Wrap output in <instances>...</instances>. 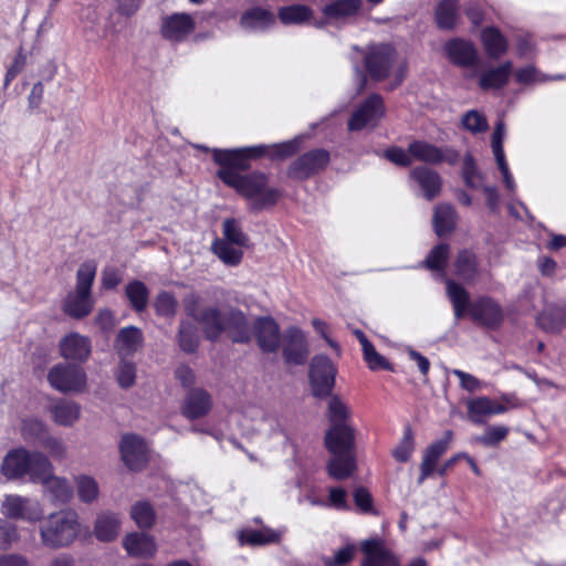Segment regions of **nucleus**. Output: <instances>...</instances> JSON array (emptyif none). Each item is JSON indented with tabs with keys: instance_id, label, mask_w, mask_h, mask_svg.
Returning <instances> with one entry per match:
<instances>
[{
	"instance_id": "14",
	"label": "nucleus",
	"mask_w": 566,
	"mask_h": 566,
	"mask_svg": "<svg viewBox=\"0 0 566 566\" xmlns=\"http://www.w3.org/2000/svg\"><path fill=\"white\" fill-rule=\"evenodd\" d=\"M384 115V98L380 94L373 93L350 115L347 128L350 132H359L373 122L380 119Z\"/></svg>"
},
{
	"instance_id": "49",
	"label": "nucleus",
	"mask_w": 566,
	"mask_h": 566,
	"mask_svg": "<svg viewBox=\"0 0 566 566\" xmlns=\"http://www.w3.org/2000/svg\"><path fill=\"white\" fill-rule=\"evenodd\" d=\"M78 499L84 503H93L99 494L98 484L92 476L80 475L75 479Z\"/></svg>"
},
{
	"instance_id": "10",
	"label": "nucleus",
	"mask_w": 566,
	"mask_h": 566,
	"mask_svg": "<svg viewBox=\"0 0 566 566\" xmlns=\"http://www.w3.org/2000/svg\"><path fill=\"white\" fill-rule=\"evenodd\" d=\"M396 57L397 52L390 44L370 45L364 55V65L368 76L375 82L387 80Z\"/></svg>"
},
{
	"instance_id": "40",
	"label": "nucleus",
	"mask_w": 566,
	"mask_h": 566,
	"mask_svg": "<svg viewBox=\"0 0 566 566\" xmlns=\"http://www.w3.org/2000/svg\"><path fill=\"white\" fill-rule=\"evenodd\" d=\"M327 473L335 480H346L356 470V460L353 453L334 455L327 463Z\"/></svg>"
},
{
	"instance_id": "54",
	"label": "nucleus",
	"mask_w": 566,
	"mask_h": 566,
	"mask_svg": "<svg viewBox=\"0 0 566 566\" xmlns=\"http://www.w3.org/2000/svg\"><path fill=\"white\" fill-rule=\"evenodd\" d=\"M349 417V412L345 403L339 399V397L334 396L331 398L328 403V420L331 426L335 424H347V419Z\"/></svg>"
},
{
	"instance_id": "24",
	"label": "nucleus",
	"mask_w": 566,
	"mask_h": 566,
	"mask_svg": "<svg viewBox=\"0 0 566 566\" xmlns=\"http://www.w3.org/2000/svg\"><path fill=\"white\" fill-rule=\"evenodd\" d=\"M364 559L360 566H399V559L379 539H367L361 544Z\"/></svg>"
},
{
	"instance_id": "38",
	"label": "nucleus",
	"mask_w": 566,
	"mask_h": 566,
	"mask_svg": "<svg viewBox=\"0 0 566 566\" xmlns=\"http://www.w3.org/2000/svg\"><path fill=\"white\" fill-rule=\"evenodd\" d=\"M125 296L135 312L142 313L147 308L149 290L143 281L133 280L128 282L125 286Z\"/></svg>"
},
{
	"instance_id": "43",
	"label": "nucleus",
	"mask_w": 566,
	"mask_h": 566,
	"mask_svg": "<svg viewBox=\"0 0 566 566\" xmlns=\"http://www.w3.org/2000/svg\"><path fill=\"white\" fill-rule=\"evenodd\" d=\"M177 340L182 352L186 354H195L200 345L196 326L190 322L181 321L177 333Z\"/></svg>"
},
{
	"instance_id": "31",
	"label": "nucleus",
	"mask_w": 566,
	"mask_h": 566,
	"mask_svg": "<svg viewBox=\"0 0 566 566\" xmlns=\"http://www.w3.org/2000/svg\"><path fill=\"white\" fill-rule=\"evenodd\" d=\"M455 274L464 282L472 283L479 275V258L471 249H462L454 259Z\"/></svg>"
},
{
	"instance_id": "26",
	"label": "nucleus",
	"mask_w": 566,
	"mask_h": 566,
	"mask_svg": "<svg viewBox=\"0 0 566 566\" xmlns=\"http://www.w3.org/2000/svg\"><path fill=\"white\" fill-rule=\"evenodd\" d=\"M144 335L140 328L136 326H126L119 329L116 335L114 347L120 358L134 356L142 348Z\"/></svg>"
},
{
	"instance_id": "62",
	"label": "nucleus",
	"mask_w": 566,
	"mask_h": 566,
	"mask_svg": "<svg viewBox=\"0 0 566 566\" xmlns=\"http://www.w3.org/2000/svg\"><path fill=\"white\" fill-rule=\"evenodd\" d=\"M27 64V55L23 52L22 45L19 48L17 55L14 56L12 63L8 67L4 76V86H9L10 83L19 75V73L23 70Z\"/></svg>"
},
{
	"instance_id": "63",
	"label": "nucleus",
	"mask_w": 566,
	"mask_h": 566,
	"mask_svg": "<svg viewBox=\"0 0 566 566\" xmlns=\"http://www.w3.org/2000/svg\"><path fill=\"white\" fill-rule=\"evenodd\" d=\"M355 556V546L348 544L339 548L333 558L325 560V566H345L349 564Z\"/></svg>"
},
{
	"instance_id": "16",
	"label": "nucleus",
	"mask_w": 566,
	"mask_h": 566,
	"mask_svg": "<svg viewBox=\"0 0 566 566\" xmlns=\"http://www.w3.org/2000/svg\"><path fill=\"white\" fill-rule=\"evenodd\" d=\"M119 451L123 462L129 470L140 471L148 462L145 441L135 433H127L122 437Z\"/></svg>"
},
{
	"instance_id": "34",
	"label": "nucleus",
	"mask_w": 566,
	"mask_h": 566,
	"mask_svg": "<svg viewBox=\"0 0 566 566\" xmlns=\"http://www.w3.org/2000/svg\"><path fill=\"white\" fill-rule=\"evenodd\" d=\"M120 518L113 512H103L98 514L94 524V535L99 542H113L119 532Z\"/></svg>"
},
{
	"instance_id": "55",
	"label": "nucleus",
	"mask_w": 566,
	"mask_h": 566,
	"mask_svg": "<svg viewBox=\"0 0 566 566\" xmlns=\"http://www.w3.org/2000/svg\"><path fill=\"white\" fill-rule=\"evenodd\" d=\"M116 379L120 388H130L136 380V366L132 361H127L125 358H120V363L117 368Z\"/></svg>"
},
{
	"instance_id": "51",
	"label": "nucleus",
	"mask_w": 566,
	"mask_h": 566,
	"mask_svg": "<svg viewBox=\"0 0 566 566\" xmlns=\"http://www.w3.org/2000/svg\"><path fill=\"white\" fill-rule=\"evenodd\" d=\"M353 500L363 514L379 515V512L374 507L373 494L366 486H357L353 492Z\"/></svg>"
},
{
	"instance_id": "13",
	"label": "nucleus",
	"mask_w": 566,
	"mask_h": 566,
	"mask_svg": "<svg viewBox=\"0 0 566 566\" xmlns=\"http://www.w3.org/2000/svg\"><path fill=\"white\" fill-rule=\"evenodd\" d=\"M282 356L287 365L301 366L307 361L310 349L304 332L297 326H290L281 338Z\"/></svg>"
},
{
	"instance_id": "57",
	"label": "nucleus",
	"mask_w": 566,
	"mask_h": 566,
	"mask_svg": "<svg viewBox=\"0 0 566 566\" xmlns=\"http://www.w3.org/2000/svg\"><path fill=\"white\" fill-rule=\"evenodd\" d=\"M491 407V398L489 397H479L472 399L468 403V412L473 422L481 423L483 422L482 417L489 416V409Z\"/></svg>"
},
{
	"instance_id": "53",
	"label": "nucleus",
	"mask_w": 566,
	"mask_h": 566,
	"mask_svg": "<svg viewBox=\"0 0 566 566\" xmlns=\"http://www.w3.org/2000/svg\"><path fill=\"white\" fill-rule=\"evenodd\" d=\"M462 126L473 133H484L489 128L486 117L475 109L468 111L461 119Z\"/></svg>"
},
{
	"instance_id": "56",
	"label": "nucleus",
	"mask_w": 566,
	"mask_h": 566,
	"mask_svg": "<svg viewBox=\"0 0 566 566\" xmlns=\"http://www.w3.org/2000/svg\"><path fill=\"white\" fill-rule=\"evenodd\" d=\"M509 434V428L504 426L488 427L485 432L478 437V441L484 447H495Z\"/></svg>"
},
{
	"instance_id": "19",
	"label": "nucleus",
	"mask_w": 566,
	"mask_h": 566,
	"mask_svg": "<svg viewBox=\"0 0 566 566\" xmlns=\"http://www.w3.org/2000/svg\"><path fill=\"white\" fill-rule=\"evenodd\" d=\"M363 8L361 0H333L322 8L324 20L315 21L314 25L322 28L327 23H336L356 17Z\"/></svg>"
},
{
	"instance_id": "27",
	"label": "nucleus",
	"mask_w": 566,
	"mask_h": 566,
	"mask_svg": "<svg viewBox=\"0 0 566 566\" xmlns=\"http://www.w3.org/2000/svg\"><path fill=\"white\" fill-rule=\"evenodd\" d=\"M513 62L507 60L499 66L483 71L479 76V86L482 91L502 90L510 81Z\"/></svg>"
},
{
	"instance_id": "37",
	"label": "nucleus",
	"mask_w": 566,
	"mask_h": 566,
	"mask_svg": "<svg viewBox=\"0 0 566 566\" xmlns=\"http://www.w3.org/2000/svg\"><path fill=\"white\" fill-rule=\"evenodd\" d=\"M281 541V534L272 528L244 530L239 534L241 545L263 546L276 544Z\"/></svg>"
},
{
	"instance_id": "58",
	"label": "nucleus",
	"mask_w": 566,
	"mask_h": 566,
	"mask_svg": "<svg viewBox=\"0 0 566 566\" xmlns=\"http://www.w3.org/2000/svg\"><path fill=\"white\" fill-rule=\"evenodd\" d=\"M19 538L20 534L17 525L0 518V549L6 551L10 548Z\"/></svg>"
},
{
	"instance_id": "21",
	"label": "nucleus",
	"mask_w": 566,
	"mask_h": 566,
	"mask_svg": "<svg viewBox=\"0 0 566 566\" xmlns=\"http://www.w3.org/2000/svg\"><path fill=\"white\" fill-rule=\"evenodd\" d=\"M59 350L69 361L85 363L92 353V342L87 336L71 332L61 338Z\"/></svg>"
},
{
	"instance_id": "29",
	"label": "nucleus",
	"mask_w": 566,
	"mask_h": 566,
	"mask_svg": "<svg viewBox=\"0 0 566 566\" xmlns=\"http://www.w3.org/2000/svg\"><path fill=\"white\" fill-rule=\"evenodd\" d=\"M123 547L129 556L151 557L156 551L154 537L146 533L132 532L123 538Z\"/></svg>"
},
{
	"instance_id": "4",
	"label": "nucleus",
	"mask_w": 566,
	"mask_h": 566,
	"mask_svg": "<svg viewBox=\"0 0 566 566\" xmlns=\"http://www.w3.org/2000/svg\"><path fill=\"white\" fill-rule=\"evenodd\" d=\"M1 473L8 480L20 479L24 475L46 480L51 475V463L41 452H30L24 448H15L3 458Z\"/></svg>"
},
{
	"instance_id": "42",
	"label": "nucleus",
	"mask_w": 566,
	"mask_h": 566,
	"mask_svg": "<svg viewBox=\"0 0 566 566\" xmlns=\"http://www.w3.org/2000/svg\"><path fill=\"white\" fill-rule=\"evenodd\" d=\"M129 515L140 530H150L156 523V511L148 501H137L134 503Z\"/></svg>"
},
{
	"instance_id": "23",
	"label": "nucleus",
	"mask_w": 566,
	"mask_h": 566,
	"mask_svg": "<svg viewBox=\"0 0 566 566\" xmlns=\"http://www.w3.org/2000/svg\"><path fill=\"white\" fill-rule=\"evenodd\" d=\"M21 434L27 442L41 444L52 451L62 449L61 442L49 434L48 427L38 418L24 419Z\"/></svg>"
},
{
	"instance_id": "61",
	"label": "nucleus",
	"mask_w": 566,
	"mask_h": 566,
	"mask_svg": "<svg viewBox=\"0 0 566 566\" xmlns=\"http://www.w3.org/2000/svg\"><path fill=\"white\" fill-rule=\"evenodd\" d=\"M462 177L467 187L475 189L478 185L475 179H482V176L478 171L475 159L471 155H467L463 160Z\"/></svg>"
},
{
	"instance_id": "50",
	"label": "nucleus",
	"mask_w": 566,
	"mask_h": 566,
	"mask_svg": "<svg viewBox=\"0 0 566 566\" xmlns=\"http://www.w3.org/2000/svg\"><path fill=\"white\" fill-rule=\"evenodd\" d=\"M154 308L158 316L174 317L178 311V301L171 292L161 291L155 298Z\"/></svg>"
},
{
	"instance_id": "45",
	"label": "nucleus",
	"mask_w": 566,
	"mask_h": 566,
	"mask_svg": "<svg viewBox=\"0 0 566 566\" xmlns=\"http://www.w3.org/2000/svg\"><path fill=\"white\" fill-rule=\"evenodd\" d=\"M213 253L227 265L237 266L243 259V252L233 248V243L216 239L212 243Z\"/></svg>"
},
{
	"instance_id": "1",
	"label": "nucleus",
	"mask_w": 566,
	"mask_h": 566,
	"mask_svg": "<svg viewBox=\"0 0 566 566\" xmlns=\"http://www.w3.org/2000/svg\"><path fill=\"white\" fill-rule=\"evenodd\" d=\"M203 151H211L212 159L219 166L217 177L237 195L248 201L252 212L273 209L281 198L283 190L270 184V174L253 170L251 161L268 157L270 160H284L300 151L301 140L293 138L273 145H254L239 148H213L199 146Z\"/></svg>"
},
{
	"instance_id": "64",
	"label": "nucleus",
	"mask_w": 566,
	"mask_h": 566,
	"mask_svg": "<svg viewBox=\"0 0 566 566\" xmlns=\"http://www.w3.org/2000/svg\"><path fill=\"white\" fill-rule=\"evenodd\" d=\"M452 374L459 379L460 386L464 390L469 392H475L476 390L480 389L481 384L475 376L460 369H454Z\"/></svg>"
},
{
	"instance_id": "2",
	"label": "nucleus",
	"mask_w": 566,
	"mask_h": 566,
	"mask_svg": "<svg viewBox=\"0 0 566 566\" xmlns=\"http://www.w3.org/2000/svg\"><path fill=\"white\" fill-rule=\"evenodd\" d=\"M200 301L197 293H189L182 298V304L186 315L202 326L208 342L217 343L224 333L233 344L251 342V325L242 310L230 306L222 312L217 306H206L199 311Z\"/></svg>"
},
{
	"instance_id": "22",
	"label": "nucleus",
	"mask_w": 566,
	"mask_h": 566,
	"mask_svg": "<svg viewBox=\"0 0 566 566\" xmlns=\"http://www.w3.org/2000/svg\"><path fill=\"white\" fill-rule=\"evenodd\" d=\"M325 447L333 455H344L354 452L355 430L350 426H331L325 434Z\"/></svg>"
},
{
	"instance_id": "52",
	"label": "nucleus",
	"mask_w": 566,
	"mask_h": 566,
	"mask_svg": "<svg viewBox=\"0 0 566 566\" xmlns=\"http://www.w3.org/2000/svg\"><path fill=\"white\" fill-rule=\"evenodd\" d=\"M363 356L370 370H394L392 365L376 350L374 344L363 349Z\"/></svg>"
},
{
	"instance_id": "8",
	"label": "nucleus",
	"mask_w": 566,
	"mask_h": 566,
	"mask_svg": "<svg viewBox=\"0 0 566 566\" xmlns=\"http://www.w3.org/2000/svg\"><path fill=\"white\" fill-rule=\"evenodd\" d=\"M86 373L72 363H59L48 373V381L55 390L67 392H82L86 388Z\"/></svg>"
},
{
	"instance_id": "30",
	"label": "nucleus",
	"mask_w": 566,
	"mask_h": 566,
	"mask_svg": "<svg viewBox=\"0 0 566 566\" xmlns=\"http://www.w3.org/2000/svg\"><path fill=\"white\" fill-rule=\"evenodd\" d=\"M276 23L274 13L261 7H253L241 14L240 27L245 30L265 31Z\"/></svg>"
},
{
	"instance_id": "20",
	"label": "nucleus",
	"mask_w": 566,
	"mask_h": 566,
	"mask_svg": "<svg viewBox=\"0 0 566 566\" xmlns=\"http://www.w3.org/2000/svg\"><path fill=\"white\" fill-rule=\"evenodd\" d=\"M212 408L211 395L203 388H190L180 406V413L188 420L206 417Z\"/></svg>"
},
{
	"instance_id": "36",
	"label": "nucleus",
	"mask_w": 566,
	"mask_h": 566,
	"mask_svg": "<svg viewBox=\"0 0 566 566\" xmlns=\"http://www.w3.org/2000/svg\"><path fill=\"white\" fill-rule=\"evenodd\" d=\"M457 212L451 205H439L433 213V229L438 237L452 233L457 227Z\"/></svg>"
},
{
	"instance_id": "59",
	"label": "nucleus",
	"mask_w": 566,
	"mask_h": 566,
	"mask_svg": "<svg viewBox=\"0 0 566 566\" xmlns=\"http://www.w3.org/2000/svg\"><path fill=\"white\" fill-rule=\"evenodd\" d=\"M49 488L54 500L60 503H66L72 499L73 489L65 479L53 478Z\"/></svg>"
},
{
	"instance_id": "9",
	"label": "nucleus",
	"mask_w": 566,
	"mask_h": 566,
	"mask_svg": "<svg viewBox=\"0 0 566 566\" xmlns=\"http://www.w3.org/2000/svg\"><path fill=\"white\" fill-rule=\"evenodd\" d=\"M331 163V154L324 148H314L294 159L287 167L290 179L305 181L325 170Z\"/></svg>"
},
{
	"instance_id": "18",
	"label": "nucleus",
	"mask_w": 566,
	"mask_h": 566,
	"mask_svg": "<svg viewBox=\"0 0 566 566\" xmlns=\"http://www.w3.org/2000/svg\"><path fill=\"white\" fill-rule=\"evenodd\" d=\"M196 29V22L191 14L181 12L164 17L160 25V34L170 42H184Z\"/></svg>"
},
{
	"instance_id": "11",
	"label": "nucleus",
	"mask_w": 566,
	"mask_h": 566,
	"mask_svg": "<svg viewBox=\"0 0 566 566\" xmlns=\"http://www.w3.org/2000/svg\"><path fill=\"white\" fill-rule=\"evenodd\" d=\"M1 513L9 520H23L30 523L43 518V509L38 501L17 494L6 495L1 503Z\"/></svg>"
},
{
	"instance_id": "32",
	"label": "nucleus",
	"mask_w": 566,
	"mask_h": 566,
	"mask_svg": "<svg viewBox=\"0 0 566 566\" xmlns=\"http://www.w3.org/2000/svg\"><path fill=\"white\" fill-rule=\"evenodd\" d=\"M459 0H440L434 9V22L442 31L455 29L459 20Z\"/></svg>"
},
{
	"instance_id": "39",
	"label": "nucleus",
	"mask_w": 566,
	"mask_h": 566,
	"mask_svg": "<svg viewBox=\"0 0 566 566\" xmlns=\"http://www.w3.org/2000/svg\"><path fill=\"white\" fill-rule=\"evenodd\" d=\"M277 18L284 25L302 24L313 19V10L305 4H290L279 9Z\"/></svg>"
},
{
	"instance_id": "25",
	"label": "nucleus",
	"mask_w": 566,
	"mask_h": 566,
	"mask_svg": "<svg viewBox=\"0 0 566 566\" xmlns=\"http://www.w3.org/2000/svg\"><path fill=\"white\" fill-rule=\"evenodd\" d=\"M410 178L422 189L426 199L433 200L440 195L442 178L436 170L426 166H417L411 169Z\"/></svg>"
},
{
	"instance_id": "60",
	"label": "nucleus",
	"mask_w": 566,
	"mask_h": 566,
	"mask_svg": "<svg viewBox=\"0 0 566 566\" xmlns=\"http://www.w3.org/2000/svg\"><path fill=\"white\" fill-rule=\"evenodd\" d=\"M382 157L396 166L407 168L412 164V157L399 146H390L382 153Z\"/></svg>"
},
{
	"instance_id": "5",
	"label": "nucleus",
	"mask_w": 566,
	"mask_h": 566,
	"mask_svg": "<svg viewBox=\"0 0 566 566\" xmlns=\"http://www.w3.org/2000/svg\"><path fill=\"white\" fill-rule=\"evenodd\" d=\"M41 542L49 548L70 546L78 535L80 523L74 511L50 514L39 526Z\"/></svg>"
},
{
	"instance_id": "48",
	"label": "nucleus",
	"mask_w": 566,
	"mask_h": 566,
	"mask_svg": "<svg viewBox=\"0 0 566 566\" xmlns=\"http://www.w3.org/2000/svg\"><path fill=\"white\" fill-rule=\"evenodd\" d=\"M222 232L227 242L240 248L248 247L249 237L242 231L241 226L234 218L226 219L222 223Z\"/></svg>"
},
{
	"instance_id": "7",
	"label": "nucleus",
	"mask_w": 566,
	"mask_h": 566,
	"mask_svg": "<svg viewBox=\"0 0 566 566\" xmlns=\"http://www.w3.org/2000/svg\"><path fill=\"white\" fill-rule=\"evenodd\" d=\"M337 368L326 355H315L308 368V381L314 397L323 399L332 395Z\"/></svg>"
},
{
	"instance_id": "47",
	"label": "nucleus",
	"mask_w": 566,
	"mask_h": 566,
	"mask_svg": "<svg viewBox=\"0 0 566 566\" xmlns=\"http://www.w3.org/2000/svg\"><path fill=\"white\" fill-rule=\"evenodd\" d=\"M449 256L450 245L444 242L439 243L430 250L423 265L430 271L442 272L446 270Z\"/></svg>"
},
{
	"instance_id": "46",
	"label": "nucleus",
	"mask_w": 566,
	"mask_h": 566,
	"mask_svg": "<svg viewBox=\"0 0 566 566\" xmlns=\"http://www.w3.org/2000/svg\"><path fill=\"white\" fill-rule=\"evenodd\" d=\"M96 275V265L86 261L76 271L75 291L81 295H92V287Z\"/></svg>"
},
{
	"instance_id": "3",
	"label": "nucleus",
	"mask_w": 566,
	"mask_h": 566,
	"mask_svg": "<svg viewBox=\"0 0 566 566\" xmlns=\"http://www.w3.org/2000/svg\"><path fill=\"white\" fill-rule=\"evenodd\" d=\"M447 294L458 319L468 315L475 325L493 331L503 324L504 311L495 298L482 295L471 301L469 292L450 279L447 280Z\"/></svg>"
},
{
	"instance_id": "12",
	"label": "nucleus",
	"mask_w": 566,
	"mask_h": 566,
	"mask_svg": "<svg viewBox=\"0 0 566 566\" xmlns=\"http://www.w3.org/2000/svg\"><path fill=\"white\" fill-rule=\"evenodd\" d=\"M408 153L412 159L430 165H440L442 163L454 165L458 163L460 157L459 153L453 148H441L426 140L419 139L412 140L408 144Z\"/></svg>"
},
{
	"instance_id": "33",
	"label": "nucleus",
	"mask_w": 566,
	"mask_h": 566,
	"mask_svg": "<svg viewBox=\"0 0 566 566\" xmlns=\"http://www.w3.org/2000/svg\"><path fill=\"white\" fill-rule=\"evenodd\" d=\"M93 308L94 300L92 295H81L77 292L69 293L62 304L64 314L74 319L88 316Z\"/></svg>"
},
{
	"instance_id": "17",
	"label": "nucleus",
	"mask_w": 566,
	"mask_h": 566,
	"mask_svg": "<svg viewBox=\"0 0 566 566\" xmlns=\"http://www.w3.org/2000/svg\"><path fill=\"white\" fill-rule=\"evenodd\" d=\"M253 333L260 349L265 354H274L281 347V332L272 316H260L253 325Z\"/></svg>"
},
{
	"instance_id": "41",
	"label": "nucleus",
	"mask_w": 566,
	"mask_h": 566,
	"mask_svg": "<svg viewBox=\"0 0 566 566\" xmlns=\"http://www.w3.org/2000/svg\"><path fill=\"white\" fill-rule=\"evenodd\" d=\"M54 421L61 426H72L81 415V407L74 401L60 400L51 408Z\"/></svg>"
},
{
	"instance_id": "15",
	"label": "nucleus",
	"mask_w": 566,
	"mask_h": 566,
	"mask_svg": "<svg viewBox=\"0 0 566 566\" xmlns=\"http://www.w3.org/2000/svg\"><path fill=\"white\" fill-rule=\"evenodd\" d=\"M444 53L451 64L472 69L480 63L478 50L472 41L462 38H454L444 44Z\"/></svg>"
},
{
	"instance_id": "44",
	"label": "nucleus",
	"mask_w": 566,
	"mask_h": 566,
	"mask_svg": "<svg viewBox=\"0 0 566 566\" xmlns=\"http://www.w3.org/2000/svg\"><path fill=\"white\" fill-rule=\"evenodd\" d=\"M416 449L415 432L412 427L407 423L403 427L402 437L398 444L391 451L392 458L399 463L408 462Z\"/></svg>"
},
{
	"instance_id": "6",
	"label": "nucleus",
	"mask_w": 566,
	"mask_h": 566,
	"mask_svg": "<svg viewBox=\"0 0 566 566\" xmlns=\"http://www.w3.org/2000/svg\"><path fill=\"white\" fill-rule=\"evenodd\" d=\"M452 438L453 432L451 430H446L441 439L433 441L426 448L420 463L418 484H422L434 473L441 478L446 476L448 472L462 458L463 454L457 453L438 467V461L440 458L450 449Z\"/></svg>"
},
{
	"instance_id": "28",
	"label": "nucleus",
	"mask_w": 566,
	"mask_h": 566,
	"mask_svg": "<svg viewBox=\"0 0 566 566\" xmlns=\"http://www.w3.org/2000/svg\"><path fill=\"white\" fill-rule=\"evenodd\" d=\"M481 43L486 56L499 60L509 51V41L497 27H485L481 31Z\"/></svg>"
},
{
	"instance_id": "35",
	"label": "nucleus",
	"mask_w": 566,
	"mask_h": 566,
	"mask_svg": "<svg viewBox=\"0 0 566 566\" xmlns=\"http://www.w3.org/2000/svg\"><path fill=\"white\" fill-rule=\"evenodd\" d=\"M536 323L547 333H558L566 327V310L560 306H548L537 315Z\"/></svg>"
}]
</instances>
